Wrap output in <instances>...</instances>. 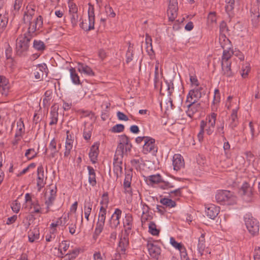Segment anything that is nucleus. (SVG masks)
Masks as SVG:
<instances>
[{
    "label": "nucleus",
    "mask_w": 260,
    "mask_h": 260,
    "mask_svg": "<svg viewBox=\"0 0 260 260\" xmlns=\"http://www.w3.org/2000/svg\"><path fill=\"white\" fill-rule=\"evenodd\" d=\"M32 38L25 33L18 36L16 40V52L18 55H25L28 50L29 42Z\"/></svg>",
    "instance_id": "obj_1"
},
{
    "label": "nucleus",
    "mask_w": 260,
    "mask_h": 260,
    "mask_svg": "<svg viewBox=\"0 0 260 260\" xmlns=\"http://www.w3.org/2000/svg\"><path fill=\"white\" fill-rule=\"evenodd\" d=\"M217 202L222 205H233L236 203V197L233 193L226 190H220L215 195Z\"/></svg>",
    "instance_id": "obj_2"
},
{
    "label": "nucleus",
    "mask_w": 260,
    "mask_h": 260,
    "mask_svg": "<svg viewBox=\"0 0 260 260\" xmlns=\"http://www.w3.org/2000/svg\"><path fill=\"white\" fill-rule=\"evenodd\" d=\"M244 219L249 233L252 236H257L259 230L258 221L250 214H246L244 217Z\"/></svg>",
    "instance_id": "obj_3"
},
{
    "label": "nucleus",
    "mask_w": 260,
    "mask_h": 260,
    "mask_svg": "<svg viewBox=\"0 0 260 260\" xmlns=\"http://www.w3.org/2000/svg\"><path fill=\"white\" fill-rule=\"evenodd\" d=\"M132 144L131 143L129 138L125 135H121L119 137V142L118 144L115 154L124 156L131 152Z\"/></svg>",
    "instance_id": "obj_4"
},
{
    "label": "nucleus",
    "mask_w": 260,
    "mask_h": 260,
    "mask_svg": "<svg viewBox=\"0 0 260 260\" xmlns=\"http://www.w3.org/2000/svg\"><path fill=\"white\" fill-rule=\"evenodd\" d=\"M217 114L212 112L206 117V121L201 120L200 122V130L198 134V138L200 142H202L204 139V129L207 124L215 126L216 121Z\"/></svg>",
    "instance_id": "obj_5"
},
{
    "label": "nucleus",
    "mask_w": 260,
    "mask_h": 260,
    "mask_svg": "<svg viewBox=\"0 0 260 260\" xmlns=\"http://www.w3.org/2000/svg\"><path fill=\"white\" fill-rule=\"evenodd\" d=\"M43 25L42 17L39 16L34 21L29 23V26L25 34L33 38L41 31Z\"/></svg>",
    "instance_id": "obj_6"
},
{
    "label": "nucleus",
    "mask_w": 260,
    "mask_h": 260,
    "mask_svg": "<svg viewBox=\"0 0 260 260\" xmlns=\"http://www.w3.org/2000/svg\"><path fill=\"white\" fill-rule=\"evenodd\" d=\"M88 23L82 22L80 26L85 31H89L94 29L95 14L94 7L92 5L88 4Z\"/></svg>",
    "instance_id": "obj_7"
},
{
    "label": "nucleus",
    "mask_w": 260,
    "mask_h": 260,
    "mask_svg": "<svg viewBox=\"0 0 260 260\" xmlns=\"http://www.w3.org/2000/svg\"><path fill=\"white\" fill-rule=\"evenodd\" d=\"M155 142V140L152 138L150 137L146 138V140L143 146V153L145 154L148 153L155 154L157 152V147L156 146Z\"/></svg>",
    "instance_id": "obj_8"
},
{
    "label": "nucleus",
    "mask_w": 260,
    "mask_h": 260,
    "mask_svg": "<svg viewBox=\"0 0 260 260\" xmlns=\"http://www.w3.org/2000/svg\"><path fill=\"white\" fill-rule=\"evenodd\" d=\"M123 156L115 154L113 160V172L116 178L120 177L122 175V164Z\"/></svg>",
    "instance_id": "obj_9"
},
{
    "label": "nucleus",
    "mask_w": 260,
    "mask_h": 260,
    "mask_svg": "<svg viewBox=\"0 0 260 260\" xmlns=\"http://www.w3.org/2000/svg\"><path fill=\"white\" fill-rule=\"evenodd\" d=\"M239 194L242 197L243 199L246 202H249L251 200L252 194V188L247 182H245L240 188Z\"/></svg>",
    "instance_id": "obj_10"
},
{
    "label": "nucleus",
    "mask_w": 260,
    "mask_h": 260,
    "mask_svg": "<svg viewBox=\"0 0 260 260\" xmlns=\"http://www.w3.org/2000/svg\"><path fill=\"white\" fill-rule=\"evenodd\" d=\"M122 214V211L119 208L115 209V211L112 215L109 221V226L113 230H115L120 224V218Z\"/></svg>",
    "instance_id": "obj_11"
},
{
    "label": "nucleus",
    "mask_w": 260,
    "mask_h": 260,
    "mask_svg": "<svg viewBox=\"0 0 260 260\" xmlns=\"http://www.w3.org/2000/svg\"><path fill=\"white\" fill-rule=\"evenodd\" d=\"M178 10L177 0H170L168 9L167 11L169 19L173 21L177 15Z\"/></svg>",
    "instance_id": "obj_12"
},
{
    "label": "nucleus",
    "mask_w": 260,
    "mask_h": 260,
    "mask_svg": "<svg viewBox=\"0 0 260 260\" xmlns=\"http://www.w3.org/2000/svg\"><path fill=\"white\" fill-rule=\"evenodd\" d=\"M147 247L150 255L152 257L158 259L161 253L160 248L151 241L148 242Z\"/></svg>",
    "instance_id": "obj_13"
},
{
    "label": "nucleus",
    "mask_w": 260,
    "mask_h": 260,
    "mask_svg": "<svg viewBox=\"0 0 260 260\" xmlns=\"http://www.w3.org/2000/svg\"><path fill=\"white\" fill-rule=\"evenodd\" d=\"M132 174L131 171L125 173V178L123 182L124 192L131 196H132L133 191L131 187V181Z\"/></svg>",
    "instance_id": "obj_14"
},
{
    "label": "nucleus",
    "mask_w": 260,
    "mask_h": 260,
    "mask_svg": "<svg viewBox=\"0 0 260 260\" xmlns=\"http://www.w3.org/2000/svg\"><path fill=\"white\" fill-rule=\"evenodd\" d=\"M10 90L9 80L4 76L0 75V92L2 95L7 96Z\"/></svg>",
    "instance_id": "obj_15"
},
{
    "label": "nucleus",
    "mask_w": 260,
    "mask_h": 260,
    "mask_svg": "<svg viewBox=\"0 0 260 260\" xmlns=\"http://www.w3.org/2000/svg\"><path fill=\"white\" fill-rule=\"evenodd\" d=\"M4 4L5 1H4L2 6L0 8V35L5 29L8 21V14L6 13L4 9Z\"/></svg>",
    "instance_id": "obj_16"
},
{
    "label": "nucleus",
    "mask_w": 260,
    "mask_h": 260,
    "mask_svg": "<svg viewBox=\"0 0 260 260\" xmlns=\"http://www.w3.org/2000/svg\"><path fill=\"white\" fill-rule=\"evenodd\" d=\"M37 172L38 177L37 180V186L38 187V190L40 191L46 184V181L44 179V168L42 165H40L38 167Z\"/></svg>",
    "instance_id": "obj_17"
},
{
    "label": "nucleus",
    "mask_w": 260,
    "mask_h": 260,
    "mask_svg": "<svg viewBox=\"0 0 260 260\" xmlns=\"http://www.w3.org/2000/svg\"><path fill=\"white\" fill-rule=\"evenodd\" d=\"M186 103H188L187 105V110L186 111L187 115L190 118H192L194 114L197 112L199 108L200 107V104H196L194 101L186 102Z\"/></svg>",
    "instance_id": "obj_18"
},
{
    "label": "nucleus",
    "mask_w": 260,
    "mask_h": 260,
    "mask_svg": "<svg viewBox=\"0 0 260 260\" xmlns=\"http://www.w3.org/2000/svg\"><path fill=\"white\" fill-rule=\"evenodd\" d=\"M173 169L175 171H179L184 166V161L183 157L180 154H175L173 157Z\"/></svg>",
    "instance_id": "obj_19"
},
{
    "label": "nucleus",
    "mask_w": 260,
    "mask_h": 260,
    "mask_svg": "<svg viewBox=\"0 0 260 260\" xmlns=\"http://www.w3.org/2000/svg\"><path fill=\"white\" fill-rule=\"evenodd\" d=\"M205 212L208 217L211 219H214L219 212V208L214 205H210L206 208Z\"/></svg>",
    "instance_id": "obj_20"
},
{
    "label": "nucleus",
    "mask_w": 260,
    "mask_h": 260,
    "mask_svg": "<svg viewBox=\"0 0 260 260\" xmlns=\"http://www.w3.org/2000/svg\"><path fill=\"white\" fill-rule=\"evenodd\" d=\"M78 71L81 74L88 76H94V73L90 67L85 63L78 62L77 63Z\"/></svg>",
    "instance_id": "obj_21"
},
{
    "label": "nucleus",
    "mask_w": 260,
    "mask_h": 260,
    "mask_svg": "<svg viewBox=\"0 0 260 260\" xmlns=\"http://www.w3.org/2000/svg\"><path fill=\"white\" fill-rule=\"evenodd\" d=\"M231 63H221V74L223 76L230 78L234 76V72L231 69Z\"/></svg>",
    "instance_id": "obj_22"
},
{
    "label": "nucleus",
    "mask_w": 260,
    "mask_h": 260,
    "mask_svg": "<svg viewBox=\"0 0 260 260\" xmlns=\"http://www.w3.org/2000/svg\"><path fill=\"white\" fill-rule=\"evenodd\" d=\"M99 143H95L90 147V152L89 153V157L90 159V160L93 163L95 162L97 160V157L99 153Z\"/></svg>",
    "instance_id": "obj_23"
},
{
    "label": "nucleus",
    "mask_w": 260,
    "mask_h": 260,
    "mask_svg": "<svg viewBox=\"0 0 260 260\" xmlns=\"http://www.w3.org/2000/svg\"><path fill=\"white\" fill-rule=\"evenodd\" d=\"M123 224L126 233L129 232L132 230L133 225V218L131 214H125Z\"/></svg>",
    "instance_id": "obj_24"
},
{
    "label": "nucleus",
    "mask_w": 260,
    "mask_h": 260,
    "mask_svg": "<svg viewBox=\"0 0 260 260\" xmlns=\"http://www.w3.org/2000/svg\"><path fill=\"white\" fill-rule=\"evenodd\" d=\"M202 95H203L200 91L194 88L189 91L187 95L186 102L194 101V102L197 103Z\"/></svg>",
    "instance_id": "obj_25"
},
{
    "label": "nucleus",
    "mask_w": 260,
    "mask_h": 260,
    "mask_svg": "<svg viewBox=\"0 0 260 260\" xmlns=\"http://www.w3.org/2000/svg\"><path fill=\"white\" fill-rule=\"evenodd\" d=\"M128 240L127 237H121L119 241L117 251L120 254H124L126 249L128 245Z\"/></svg>",
    "instance_id": "obj_26"
},
{
    "label": "nucleus",
    "mask_w": 260,
    "mask_h": 260,
    "mask_svg": "<svg viewBox=\"0 0 260 260\" xmlns=\"http://www.w3.org/2000/svg\"><path fill=\"white\" fill-rule=\"evenodd\" d=\"M225 7L226 12L229 15L233 14V11L236 6L240 5V0H225Z\"/></svg>",
    "instance_id": "obj_27"
},
{
    "label": "nucleus",
    "mask_w": 260,
    "mask_h": 260,
    "mask_svg": "<svg viewBox=\"0 0 260 260\" xmlns=\"http://www.w3.org/2000/svg\"><path fill=\"white\" fill-rule=\"evenodd\" d=\"M251 21L254 24H257L259 21L260 13L259 7L258 6H253L250 9Z\"/></svg>",
    "instance_id": "obj_28"
},
{
    "label": "nucleus",
    "mask_w": 260,
    "mask_h": 260,
    "mask_svg": "<svg viewBox=\"0 0 260 260\" xmlns=\"http://www.w3.org/2000/svg\"><path fill=\"white\" fill-rule=\"evenodd\" d=\"M237 112L238 108L233 109L232 114L230 117V122L229 123V126L232 129H234L238 124Z\"/></svg>",
    "instance_id": "obj_29"
},
{
    "label": "nucleus",
    "mask_w": 260,
    "mask_h": 260,
    "mask_svg": "<svg viewBox=\"0 0 260 260\" xmlns=\"http://www.w3.org/2000/svg\"><path fill=\"white\" fill-rule=\"evenodd\" d=\"M52 91L51 90H48L45 92L42 102L44 108L48 109L52 101Z\"/></svg>",
    "instance_id": "obj_30"
},
{
    "label": "nucleus",
    "mask_w": 260,
    "mask_h": 260,
    "mask_svg": "<svg viewBox=\"0 0 260 260\" xmlns=\"http://www.w3.org/2000/svg\"><path fill=\"white\" fill-rule=\"evenodd\" d=\"M219 43L223 49H231L232 45L230 40L225 34H220L219 36Z\"/></svg>",
    "instance_id": "obj_31"
},
{
    "label": "nucleus",
    "mask_w": 260,
    "mask_h": 260,
    "mask_svg": "<svg viewBox=\"0 0 260 260\" xmlns=\"http://www.w3.org/2000/svg\"><path fill=\"white\" fill-rule=\"evenodd\" d=\"M87 170L88 171V182L90 185L94 187L96 184L95 170L91 166H88Z\"/></svg>",
    "instance_id": "obj_32"
},
{
    "label": "nucleus",
    "mask_w": 260,
    "mask_h": 260,
    "mask_svg": "<svg viewBox=\"0 0 260 260\" xmlns=\"http://www.w3.org/2000/svg\"><path fill=\"white\" fill-rule=\"evenodd\" d=\"M28 238L29 242L31 243L34 242L36 240H38L40 238V232L38 228H34L30 230L28 232Z\"/></svg>",
    "instance_id": "obj_33"
},
{
    "label": "nucleus",
    "mask_w": 260,
    "mask_h": 260,
    "mask_svg": "<svg viewBox=\"0 0 260 260\" xmlns=\"http://www.w3.org/2000/svg\"><path fill=\"white\" fill-rule=\"evenodd\" d=\"M162 180V177L161 175L159 174L156 175H150L146 177V181L149 184H160V182Z\"/></svg>",
    "instance_id": "obj_34"
},
{
    "label": "nucleus",
    "mask_w": 260,
    "mask_h": 260,
    "mask_svg": "<svg viewBox=\"0 0 260 260\" xmlns=\"http://www.w3.org/2000/svg\"><path fill=\"white\" fill-rule=\"evenodd\" d=\"M220 102V93L218 89L214 90V95L213 100L211 105V109L212 111H216L217 109V106Z\"/></svg>",
    "instance_id": "obj_35"
},
{
    "label": "nucleus",
    "mask_w": 260,
    "mask_h": 260,
    "mask_svg": "<svg viewBox=\"0 0 260 260\" xmlns=\"http://www.w3.org/2000/svg\"><path fill=\"white\" fill-rule=\"evenodd\" d=\"M23 4V0H12L11 11L14 14L18 13Z\"/></svg>",
    "instance_id": "obj_36"
},
{
    "label": "nucleus",
    "mask_w": 260,
    "mask_h": 260,
    "mask_svg": "<svg viewBox=\"0 0 260 260\" xmlns=\"http://www.w3.org/2000/svg\"><path fill=\"white\" fill-rule=\"evenodd\" d=\"M206 247L205 234L202 233L201 236L199 238L198 244V250L200 253L201 255L203 254L204 251Z\"/></svg>",
    "instance_id": "obj_37"
},
{
    "label": "nucleus",
    "mask_w": 260,
    "mask_h": 260,
    "mask_svg": "<svg viewBox=\"0 0 260 260\" xmlns=\"http://www.w3.org/2000/svg\"><path fill=\"white\" fill-rule=\"evenodd\" d=\"M145 44H146V49L148 54L151 56L154 54V51L152 48V39L151 37L148 35L146 34L145 37Z\"/></svg>",
    "instance_id": "obj_38"
},
{
    "label": "nucleus",
    "mask_w": 260,
    "mask_h": 260,
    "mask_svg": "<svg viewBox=\"0 0 260 260\" xmlns=\"http://www.w3.org/2000/svg\"><path fill=\"white\" fill-rule=\"evenodd\" d=\"M70 77L71 78L72 82L76 85H79L81 84L80 78L76 73L75 68L71 67L70 70Z\"/></svg>",
    "instance_id": "obj_39"
},
{
    "label": "nucleus",
    "mask_w": 260,
    "mask_h": 260,
    "mask_svg": "<svg viewBox=\"0 0 260 260\" xmlns=\"http://www.w3.org/2000/svg\"><path fill=\"white\" fill-rule=\"evenodd\" d=\"M231 49H223L222 55V59L221 63H231V62L229 60V59L231 58L233 53L231 50Z\"/></svg>",
    "instance_id": "obj_40"
},
{
    "label": "nucleus",
    "mask_w": 260,
    "mask_h": 260,
    "mask_svg": "<svg viewBox=\"0 0 260 260\" xmlns=\"http://www.w3.org/2000/svg\"><path fill=\"white\" fill-rule=\"evenodd\" d=\"M48 149L51 151L50 157L51 158L54 157L58 151L56 149V141L54 139H53L50 142Z\"/></svg>",
    "instance_id": "obj_41"
},
{
    "label": "nucleus",
    "mask_w": 260,
    "mask_h": 260,
    "mask_svg": "<svg viewBox=\"0 0 260 260\" xmlns=\"http://www.w3.org/2000/svg\"><path fill=\"white\" fill-rule=\"evenodd\" d=\"M33 48L40 52H43L46 49V46L44 43L39 40H35L33 42Z\"/></svg>",
    "instance_id": "obj_42"
},
{
    "label": "nucleus",
    "mask_w": 260,
    "mask_h": 260,
    "mask_svg": "<svg viewBox=\"0 0 260 260\" xmlns=\"http://www.w3.org/2000/svg\"><path fill=\"white\" fill-rule=\"evenodd\" d=\"M174 182L171 181H165L162 179L160 184H159V187L162 189H170L175 187Z\"/></svg>",
    "instance_id": "obj_43"
},
{
    "label": "nucleus",
    "mask_w": 260,
    "mask_h": 260,
    "mask_svg": "<svg viewBox=\"0 0 260 260\" xmlns=\"http://www.w3.org/2000/svg\"><path fill=\"white\" fill-rule=\"evenodd\" d=\"M148 231L153 236H158L160 233V230L157 228V225L153 221L149 223Z\"/></svg>",
    "instance_id": "obj_44"
},
{
    "label": "nucleus",
    "mask_w": 260,
    "mask_h": 260,
    "mask_svg": "<svg viewBox=\"0 0 260 260\" xmlns=\"http://www.w3.org/2000/svg\"><path fill=\"white\" fill-rule=\"evenodd\" d=\"M17 131L15 133V137L18 136H22V134L24 133V124L21 119L17 122Z\"/></svg>",
    "instance_id": "obj_45"
},
{
    "label": "nucleus",
    "mask_w": 260,
    "mask_h": 260,
    "mask_svg": "<svg viewBox=\"0 0 260 260\" xmlns=\"http://www.w3.org/2000/svg\"><path fill=\"white\" fill-rule=\"evenodd\" d=\"M58 113L57 111L55 109V108L51 110L50 112V121L49 122V125H52L56 124L58 121Z\"/></svg>",
    "instance_id": "obj_46"
},
{
    "label": "nucleus",
    "mask_w": 260,
    "mask_h": 260,
    "mask_svg": "<svg viewBox=\"0 0 260 260\" xmlns=\"http://www.w3.org/2000/svg\"><path fill=\"white\" fill-rule=\"evenodd\" d=\"M105 222L98 220L94 232V237L99 236L103 230Z\"/></svg>",
    "instance_id": "obj_47"
},
{
    "label": "nucleus",
    "mask_w": 260,
    "mask_h": 260,
    "mask_svg": "<svg viewBox=\"0 0 260 260\" xmlns=\"http://www.w3.org/2000/svg\"><path fill=\"white\" fill-rule=\"evenodd\" d=\"M67 222V217L66 216L61 217L57 219V220L51 223L50 227L54 228L59 225H64Z\"/></svg>",
    "instance_id": "obj_48"
},
{
    "label": "nucleus",
    "mask_w": 260,
    "mask_h": 260,
    "mask_svg": "<svg viewBox=\"0 0 260 260\" xmlns=\"http://www.w3.org/2000/svg\"><path fill=\"white\" fill-rule=\"evenodd\" d=\"M160 202L163 205H165L166 207H168L169 208L174 207L176 206V202L169 198H164L161 199L160 200Z\"/></svg>",
    "instance_id": "obj_49"
},
{
    "label": "nucleus",
    "mask_w": 260,
    "mask_h": 260,
    "mask_svg": "<svg viewBox=\"0 0 260 260\" xmlns=\"http://www.w3.org/2000/svg\"><path fill=\"white\" fill-rule=\"evenodd\" d=\"M70 246V242L68 241H63L60 244L59 248H58V250L59 251V253L60 254V256L62 257L64 255V253L62 252V249L66 252L69 249Z\"/></svg>",
    "instance_id": "obj_50"
},
{
    "label": "nucleus",
    "mask_w": 260,
    "mask_h": 260,
    "mask_svg": "<svg viewBox=\"0 0 260 260\" xmlns=\"http://www.w3.org/2000/svg\"><path fill=\"white\" fill-rule=\"evenodd\" d=\"M224 122L221 123L220 125H217L216 129V134L219 135L223 138L224 141H226V138L224 136Z\"/></svg>",
    "instance_id": "obj_51"
},
{
    "label": "nucleus",
    "mask_w": 260,
    "mask_h": 260,
    "mask_svg": "<svg viewBox=\"0 0 260 260\" xmlns=\"http://www.w3.org/2000/svg\"><path fill=\"white\" fill-rule=\"evenodd\" d=\"M106 213L107 209H106V208L103 206H101L98 215V220L105 222Z\"/></svg>",
    "instance_id": "obj_52"
},
{
    "label": "nucleus",
    "mask_w": 260,
    "mask_h": 260,
    "mask_svg": "<svg viewBox=\"0 0 260 260\" xmlns=\"http://www.w3.org/2000/svg\"><path fill=\"white\" fill-rule=\"evenodd\" d=\"M69 12L70 14L78 13V7L73 0H69L68 2Z\"/></svg>",
    "instance_id": "obj_53"
},
{
    "label": "nucleus",
    "mask_w": 260,
    "mask_h": 260,
    "mask_svg": "<svg viewBox=\"0 0 260 260\" xmlns=\"http://www.w3.org/2000/svg\"><path fill=\"white\" fill-rule=\"evenodd\" d=\"M69 15L72 26L75 27L76 26H77V23L78 22V13H76L73 14H70Z\"/></svg>",
    "instance_id": "obj_54"
},
{
    "label": "nucleus",
    "mask_w": 260,
    "mask_h": 260,
    "mask_svg": "<svg viewBox=\"0 0 260 260\" xmlns=\"http://www.w3.org/2000/svg\"><path fill=\"white\" fill-rule=\"evenodd\" d=\"M37 155V153L36 152L34 148L28 149L26 150L25 156L28 159H31L35 158Z\"/></svg>",
    "instance_id": "obj_55"
},
{
    "label": "nucleus",
    "mask_w": 260,
    "mask_h": 260,
    "mask_svg": "<svg viewBox=\"0 0 260 260\" xmlns=\"http://www.w3.org/2000/svg\"><path fill=\"white\" fill-rule=\"evenodd\" d=\"M109 203V197L108 193L107 192H105L102 197V200L100 202L101 206H103L107 209Z\"/></svg>",
    "instance_id": "obj_56"
},
{
    "label": "nucleus",
    "mask_w": 260,
    "mask_h": 260,
    "mask_svg": "<svg viewBox=\"0 0 260 260\" xmlns=\"http://www.w3.org/2000/svg\"><path fill=\"white\" fill-rule=\"evenodd\" d=\"M124 126L122 124H117L110 129L113 133H121L124 131Z\"/></svg>",
    "instance_id": "obj_57"
},
{
    "label": "nucleus",
    "mask_w": 260,
    "mask_h": 260,
    "mask_svg": "<svg viewBox=\"0 0 260 260\" xmlns=\"http://www.w3.org/2000/svg\"><path fill=\"white\" fill-rule=\"evenodd\" d=\"M182 188H178L173 190L169 192V194L171 197H179L181 196V190Z\"/></svg>",
    "instance_id": "obj_58"
},
{
    "label": "nucleus",
    "mask_w": 260,
    "mask_h": 260,
    "mask_svg": "<svg viewBox=\"0 0 260 260\" xmlns=\"http://www.w3.org/2000/svg\"><path fill=\"white\" fill-rule=\"evenodd\" d=\"M92 203L89 200L87 202L85 201L84 206V213L90 214L92 209Z\"/></svg>",
    "instance_id": "obj_59"
},
{
    "label": "nucleus",
    "mask_w": 260,
    "mask_h": 260,
    "mask_svg": "<svg viewBox=\"0 0 260 260\" xmlns=\"http://www.w3.org/2000/svg\"><path fill=\"white\" fill-rule=\"evenodd\" d=\"M207 21L208 23H214L216 22V16L215 12H211L209 13L207 17Z\"/></svg>",
    "instance_id": "obj_60"
},
{
    "label": "nucleus",
    "mask_w": 260,
    "mask_h": 260,
    "mask_svg": "<svg viewBox=\"0 0 260 260\" xmlns=\"http://www.w3.org/2000/svg\"><path fill=\"white\" fill-rule=\"evenodd\" d=\"M55 196H50L48 197L47 199L45 201V204L47 205V212L49 211V208L52 205L55 199Z\"/></svg>",
    "instance_id": "obj_61"
},
{
    "label": "nucleus",
    "mask_w": 260,
    "mask_h": 260,
    "mask_svg": "<svg viewBox=\"0 0 260 260\" xmlns=\"http://www.w3.org/2000/svg\"><path fill=\"white\" fill-rule=\"evenodd\" d=\"M180 253L181 260H189L186 249L184 246L179 250Z\"/></svg>",
    "instance_id": "obj_62"
},
{
    "label": "nucleus",
    "mask_w": 260,
    "mask_h": 260,
    "mask_svg": "<svg viewBox=\"0 0 260 260\" xmlns=\"http://www.w3.org/2000/svg\"><path fill=\"white\" fill-rule=\"evenodd\" d=\"M170 240V243L171 244V245L174 247L176 248V249H177L178 250L180 249L184 246L181 243H178L177 241H176L175 239L173 237H171Z\"/></svg>",
    "instance_id": "obj_63"
},
{
    "label": "nucleus",
    "mask_w": 260,
    "mask_h": 260,
    "mask_svg": "<svg viewBox=\"0 0 260 260\" xmlns=\"http://www.w3.org/2000/svg\"><path fill=\"white\" fill-rule=\"evenodd\" d=\"M79 250L78 249L73 250L71 252L66 255L69 256V258L71 260L75 259L79 254Z\"/></svg>",
    "instance_id": "obj_64"
}]
</instances>
